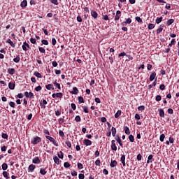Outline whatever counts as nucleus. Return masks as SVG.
I'll return each mask as SVG.
<instances>
[{
	"label": "nucleus",
	"instance_id": "obj_29",
	"mask_svg": "<svg viewBox=\"0 0 179 179\" xmlns=\"http://www.w3.org/2000/svg\"><path fill=\"white\" fill-rule=\"evenodd\" d=\"M40 173L42 174V176H45V174H47V171L44 169H41Z\"/></svg>",
	"mask_w": 179,
	"mask_h": 179
},
{
	"label": "nucleus",
	"instance_id": "obj_38",
	"mask_svg": "<svg viewBox=\"0 0 179 179\" xmlns=\"http://www.w3.org/2000/svg\"><path fill=\"white\" fill-rule=\"evenodd\" d=\"M174 44H176V39H172L171 41V43H169V46L173 47V45H174Z\"/></svg>",
	"mask_w": 179,
	"mask_h": 179
},
{
	"label": "nucleus",
	"instance_id": "obj_20",
	"mask_svg": "<svg viewBox=\"0 0 179 179\" xmlns=\"http://www.w3.org/2000/svg\"><path fill=\"white\" fill-rule=\"evenodd\" d=\"M124 129L126 135H129V134H131V132L129 131V128L128 127L125 126L124 127Z\"/></svg>",
	"mask_w": 179,
	"mask_h": 179
},
{
	"label": "nucleus",
	"instance_id": "obj_15",
	"mask_svg": "<svg viewBox=\"0 0 179 179\" xmlns=\"http://www.w3.org/2000/svg\"><path fill=\"white\" fill-rule=\"evenodd\" d=\"M79 92V90H78V88L76 87H74L73 88V91L71 92V94H78V93Z\"/></svg>",
	"mask_w": 179,
	"mask_h": 179
},
{
	"label": "nucleus",
	"instance_id": "obj_42",
	"mask_svg": "<svg viewBox=\"0 0 179 179\" xmlns=\"http://www.w3.org/2000/svg\"><path fill=\"white\" fill-rule=\"evenodd\" d=\"M155 24H148V29L149 30H152V29H155Z\"/></svg>",
	"mask_w": 179,
	"mask_h": 179
},
{
	"label": "nucleus",
	"instance_id": "obj_19",
	"mask_svg": "<svg viewBox=\"0 0 179 179\" xmlns=\"http://www.w3.org/2000/svg\"><path fill=\"white\" fill-rule=\"evenodd\" d=\"M1 169H2V170H3V171L8 170V164L3 163V164L1 165Z\"/></svg>",
	"mask_w": 179,
	"mask_h": 179
},
{
	"label": "nucleus",
	"instance_id": "obj_14",
	"mask_svg": "<svg viewBox=\"0 0 179 179\" xmlns=\"http://www.w3.org/2000/svg\"><path fill=\"white\" fill-rule=\"evenodd\" d=\"M45 88L48 90H54L55 88H54V85H52V84H48L47 85H45Z\"/></svg>",
	"mask_w": 179,
	"mask_h": 179
},
{
	"label": "nucleus",
	"instance_id": "obj_58",
	"mask_svg": "<svg viewBox=\"0 0 179 179\" xmlns=\"http://www.w3.org/2000/svg\"><path fill=\"white\" fill-rule=\"evenodd\" d=\"M71 176L75 177V176H78V173L75 171H71Z\"/></svg>",
	"mask_w": 179,
	"mask_h": 179
},
{
	"label": "nucleus",
	"instance_id": "obj_54",
	"mask_svg": "<svg viewBox=\"0 0 179 179\" xmlns=\"http://www.w3.org/2000/svg\"><path fill=\"white\" fill-rule=\"evenodd\" d=\"M54 5H58V0H50Z\"/></svg>",
	"mask_w": 179,
	"mask_h": 179
},
{
	"label": "nucleus",
	"instance_id": "obj_48",
	"mask_svg": "<svg viewBox=\"0 0 179 179\" xmlns=\"http://www.w3.org/2000/svg\"><path fill=\"white\" fill-rule=\"evenodd\" d=\"M1 137L3 138V139H8V134L2 133Z\"/></svg>",
	"mask_w": 179,
	"mask_h": 179
},
{
	"label": "nucleus",
	"instance_id": "obj_13",
	"mask_svg": "<svg viewBox=\"0 0 179 179\" xmlns=\"http://www.w3.org/2000/svg\"><path fill=\"white\" fill-rule=\"evenodd\" d=\"M159 113V117H161L162 118H164V110L162 108L158 110Z\"/></svg>",
	"mask_w": 179,
	"mask_h": 179
},
{
	"label": "nucleus",
	"instance_id": "obj_35",
	"mask_svg": "<svg viewBox=\"0 0 179 179\" xmlns=\"http://www.w3.org/2000/svg\"><path fill=\"white\" fill-rule=\"evenodd\" d=\"M38 50H39L40 52H41L42 54L45 53V49H44V48L38 47Z\"/></svg>",
	"mask_w": 179,
	"mask_h": 179
},
{
	"label": "nucleus",
	"instance_id": "obj_36",
	"mask_svg": "<svg viewBox=\"0 0 179 179\" xmlns=\"http://www.w3.org/2000/svg\"><path fill=\"white\" fill-rule=\"evenodd\" d=\"M55 86H56V87H57V89H59V90H61V85H59V83H57V81H55L54 83Z\"/></svg>",
	"mask_w": 179,
	"mask_h": 179
},
{
	"label": "nucleus",
	"instance_id": "obj_9",
	"mask_svg": "<svg viewBox=\"0 0 179 179\" xmlns=\"http://www.w3.org/2000/svg\"><path fill=\"white\" fill-rule=\"evenodd\" d=\"M91 15L92 17H94V19H97V17L99 16V14L97 13V12L93 10H91Z\"/></svg>",
	"mask_w": 179,
	"mask_h": 179
},
{
	"label": "nucleus",
	"instance_id": "obj_64",
	"mask_svg": "<svg viewBox=\"0 0 179 179\" xmlns=\"http://www.w3.org/2000/svg\"><path fill=\"white\" fill-rule=\"evenodd\" d=\"M100 160H99V159H97V160H96L95 161V164H96V166H100Z\"/></svg>",
	"mask_w": 179,
	"mask_h": 179
},
{
	"label": "nucleus",
	"instance_id": "obj_49",
	"mask_svg": "<svg viewBox=\"0 0 179 179\" xmlns=\"http://www.w3.org/2000/svg\"><path fill=\"white\" fill-rule=\"evenodd\" d=\"M59 136H62V138H64V136H65V134H64V131H62V130H60L59 131Z\"/></svg>",
	"mask_w": 179,
	"mask_h": 179
},
{
	"label": "nucleus",
	"instance_id": "obj_61",
	"mask_svg": "<svg viewBox=\"0 0 179 179\" xmlns=\"http://www.w3.org/2000/svg\"><path fill=\"white\" fill-rule=\"evenodd\" d=\"M36 92H40L41 90V86H38L35 88Z\"/></svg>",
	"mask_w": 179,
	"mask_h": 179
},
{
	"label": "nucleus",
	"instance_id": "obj_3",
	"mask_svg": "<svg viewBox=\"0 0 179 179\" xmlns=\"http://www.w3.org/2000/svg\"><path fill=\"white\" fill-rule=\"evenodd\" d=\"M27 48L30 49V45L27 42H24L22 45V50L24 51H27Z\"/></svg>",
	"mask_w": 179,
	"mask_h": 179
},
{
	"label": "nucleus",
	"instance_id": "obj_2",
	"mask_svg": "<svg viewBox=\"0 0 179 179\" xmlns=\"http://www.w3.org/2000/svg\"><path fill=\"white\" fill-rule=\"evenodd\" d=\"M46 139H48V141H50V142H52L53 145H55V146H58V144H57V143L55 142V139H54V138L50 136H45Z\"/></svg>",
	"mask_w": 179,
	"mask_h": 179
},
{
	"label": "nucleus",
	"instance_id": "obj_41",
	"mask_svg": "<svg viewBox=\"0 0 179 179\" xmlns=\"http://www.w3.org/2000/svg\"><path fill=\"white\" fill-rule=\"evenodd\" d=\"M42 44H43L44 45H48V41L43 39L41 41Z\"/></svg>",
	"mask_w": 179,
	"mask_h": 179
},
{
	"label": "nucleus",
	"instance_id": "obj_56",
	"mask_svg": "<svg viewBox=\"0 0 179 179\" xmlns=\"http://www.w3.org/2000/svg\"><path fill=\"white\" fill-rule=\"evenodd\" d=\"M136 20H137L138 23H142V19L141 17H136Z\"/></svg>",
	"mask_w": 179,
	"mask_h": 179
},
{
	"label": "nucleus",
	"instance_id": "obj_18",
	"mask_svg": "<svg viewBox=\"0 0 179 179\" xmlns=\"http://www.w3.org/2000/svg\"><path fill=\"white\" fill-rule=\"evenodd\" d=\"M117 164H118L117 161L113 160V161H111L110 166V167H115L117 166Z\"/></svg>",
	"mask_w": 179,
	"mask_h": 179
},
{
	"label": "nucleus",
	"instance_id": "obj_17",
	"mask_svg": "<svg viewBox=\"0 0 179 179\" xmlns=\"http://www.w3.org/2000/svg\"><path fill=\"white\" fill-rule=\"evenodd\" d=\"M20 6L22 8H26V6H27V1L24 0L21 2Z\"/></svg>",
	"mask_w": 179,
	"mask_h": 179
},
{
	"label": "nucleus",
	"instance_id": "obj_10",
	"mask_svg": "<svg viewBox=\"0 0 179 179\" xmlns=\"http://www.w3.org/2000/svg\"><path fill=\"white\" fill-rule=\"evenodd\" d=\"M156 78V72H152L151 74H150V82H153V80H155V78Z\"/></svg>",
	"mask_w": 179,
	"mask_h": 179
},
{
	"label": "nucleus",
	"instance_id": "obj_4",
	"mask_svg": "<svg viewBox=\"0 0 179 179\" xmlns=\"http://www.w3.org/2000/svg\"><path fill=\"white\" fill-rule=\"evenodd\" d=\"M24 95L26 97H29L30 99H33L34 97V94H33V92H25Z\"/></svg>",
	"mask_w": 179,
	"mask_h": 179
},
{
	"label": "nucleus",
	"instance_id": "obj_39",
	"mask_svg": "<svg viewBox=\"0 0 179 179\" xmlns=\"http://www.w3.org/2000/svg\"><path fill=\"white\" fill-rule=\"evenodd\" d=\"M116 141H117V142H118L120 146H122V141H121V138H120V137H117Z\"/></svg>",
	"mask_w": 179,
	"mask_h": 179
},
{
	"label": "nucleus",
	"instance_id": "obj_7",
	"mask_svg": "<svg viewBox=\"0 0 179 179\" xmlns=\"http://www.w3.org/2000/svg\"><path fill=\"white\" fill-rule=\"evenodd\" d=\"M32 162H33L34 164H40V158H38V157H34V158L32 159Z\"/></svg>",
	"mask_w": 179,
	"mask_h": 179
},
{
	"label": "nucleus",
	"instance_id": "obj_6",
	"mask_svg": "<svg viewBox=\"0 0 179 179\" xmlns=\"http://www.w3.org/2000/svg\"><path fill=\"white\" fill-rule=\"evenodd\" d=\"M34 169H36V165L31 164L28 167V171H30L31 173H33V171H34Z\"/></svg>",
	"mask_w": 179,
	"mask_h": 179
},
{
	"label": "nucleus",
	"instance_id": "obj_51",
	"mask_svg": "<svg viewBox=\"0 0 179 179\" xmlns=\"http://www.w3.org/2000/svg\"><path fill=\"white\" fill-rule=\"evenodd\" d=\"M155 100H156V101H160V100H162V96L157 95V96L155 97Z\"/></svg>",
	"mask_w": 179,
	"mask_h": 179
},
{
	"label": "nucleus",
	"instance_id": "obj_11",
	"mask_svg": "<svg viewBox=\"0 0 179 179\" xmlns=\"http://www.w3.org/2000/svg\"><path fill=\"white\" fill-rule=\"evenodd\" d=\"M8 87L10 90H15V83L13 82H10L8 83Z\"/></svg>",
	"mask_w": 179,
	"mask_h": 179
},
{
	"label": "nucleus",
	"instance_id": "obj_63",
	"mask_svg": "<svg viewBox=\"0 0 179 179\" xmlns=\"http://www.w3.org/2000/svg\"><path fill=\"white\" fill-rule=\"evenodd\" d=\"M103 173L105 174V176H107L108 174V171L106 169L103 170Z\"/></svg>",
	"mask_w": 179,
	"mask_h": 179
},
{
	"label": "nucleus",
	"instance_id": "obj_26",
	"mask_svg": "<svg viewBox=\"0 0 179 179\" xmlns=\"http://www.w3.org/2000/svg\"><path fill=\"white\" fill-rule=\"evenodd\" d=\"M152 159H153V155H150L148 157V161H147L148 164H149V163H152V161H150L152 160Z\"/></svg>",
	"mask_w": 179,
	"mask_h": 179
},
{
	"label": "nucleus",
	"instance_id": "obj_53",
	"mask_svg": "<svg viewBox=\"0 0 179 179\" xmlns=\"http://www.w3.org/2000/svg\"><path fill=\"white\" fill-rule=\"evenodd\" d=\"M30 41H31V44H36L37 40H36V38H31Z\"/></svg>",
	"mask_w": 179,
	"mask_h": 179
},
{
	"label": "nucleus",
	"instance_id": "obj_21",
	"mask_svg": "<svg viewBox=\"0 0 179 179\" xmlns=\"http://www.w3.org/2000/svg\"><path fill=\"white\" fill-rule=\"evenodd\" d=\"M53 160L56 164H59V158H58V157H54Z\"/></svg>",
	"mask_w": 179,
	"mask_h": 179
},
{
	"label": "nucleus",
	"instance_id": "obj_12",
	"mask_svg": "<svg viewBox=\"0 0 179 179\" xmlns=\"http://www.w3.org/2000/svg\"><path fill=\"white\" fill-rule=\"evenodd\" d=\"M120 162L122 164L123 166L125 167L126 164H125V155H122L121 158H120Z\"/></svg>",
	"mask_w": 179,
	"mask_h": 179
},
{
	"label": "nucleus",
	"instance_id": "obj_27",
	"mask_svg": "<svg viewBox=\"0 0 179 179\" xmlns=\"http://www.w3.org/2000/svg\"><path fill=\"white\" fill-rule=\"evenodd\" d=\"M8 173L6 172V171H3V176L4 177V178H6V179H9V176H8Z\"/></svg>",
	"mask_w": 179,
	"mask_h": 179
},
{
	"label": "nucleus",
	"instance_id": "obj_62",
	"mask_svg": "<svg viewBox=\"0 0 179 179\" xmlns=\"http://www.w3.org/2000/svg\"><path fill=\"white\" fill-rule=\"evenodd\" d=\"M168 113H169V114H173L174 111L173 110L172 108H169L168 109Z\"/></svg>",
	"mask_w": 179,
	"mask_h": 179
},
{
	"label": "nucleus",
	"instance_id": "obj_50",
	"mask_svg": "<svg viewBox=\"0 0 179 179\" xmlns=\"http://www.w3.org/2000/svg\"><path fill=\"white\" fill-rule=\"evenodd\" d=\"M52 65L54 68H57V66H58V63L56 61H54L52 62Z\"/></svg>",
	"mask_w": 179,
	"mask_h": 179
},
{
	"label": "nucleus",
	"instance_id": "obj_25",
	"mask_svg": "<svg viewBox=\"0 0 179 179\" xmlns=\"http://www.w3.org/2000/svg\"><path fill=\"white\" fill-rule=\"evenodd\" d=\"M164 138H166V136L164 134H161L159 136L160 142H164Z\"/></svg>",
	"mask_w": 179,
	"mask_h": 179
},
{
	"label": "nucleus",
	"instance_id": "obj_33",
	"mask_svg": "<svg viewBox=\"0 0 179 179\" xmlns=\"http://www.w3.org/2000/svg\"><path fill=\"white\" fill-rule=\"evenodd\" d=\"M78 103H79V104H80L82 103H85V99H83V97H82V96L78 97Z\"/></svg>",
	"mask_w": 179,
	"mask_h": 179
},
{
	"label": "nucleus",
	"instance_id": "obj_8",
	"mask_svg": "<svg viewBox=\"0 0 179 179\" xmlns=\"http://www.w3.org/2000/svg\"><path fill=\"white\" fill-rule=\"evenodd\" d=\"M83 143L85 146H90L92 145V141L89 139H85Z\"/></svg>",
	"mask_w": 179,
	"mask_h": 179
},
{
	"label": "nucleus",
	"instance_id": "obj_55",
	"mask_svg": "<svg viewBox=\"0 0 179 179\" xmlns=\"http://www.w3.org/2000/svg\"><path fill=\"white\" fill-rule=\"evenodd\" d=\"M52 45H55L57 44V40L55 39V38H52Z\"/></svg>",
	"mask_w": 179,
	"mask_h": 179
},
{
	"label": "nucleus",
	"instance_id": "obj_24",
	"mask_svg": "<svg viewBox=\"0 0 179 179\" xmlns=\"http://www.w3.org/2000/svg\"><path fill=\"white\" fill-rule=\"evenodd\" d=\"M13 61L17 64L20 62V56L17 55L15 58L13 59Z\"/></svg>",
	"mask_w": 179,
	"mask_h": 179
},
{
	"label": "nucleus",
	"instance_id": "obj_28",
	"mask_svg": "<svg viewBox=\"0 0 179 179\" xmlns=\"http://www.w3.org/2000/svg\"><path fill=\"white\" fill-rule=\"evenodd\" d=\"M111 131L113 136H115V134H117V129L115 127H112Z\"/></svg>",
	"mask_w": 179,
	"mask_h": 179
},
{
	"label": "nucleus",
	"instance_id": "obj_16",
	"mask_svg": "<svg viewBox=\"0 0 179 179\" xmlns=\"http://www.w3.org/2000/svg\"><path fill=\"white\" fill-rule=\"evenodd\" d=\"M163 27H164V24H161L160 27L157 30V34H160V33L163 31Z\"/></svg>",
	"mask_w": 179,
	"mask_h": 179
},
{
	"label": "nucleus",
	"instance_id": "obj_60",
	"mask_svg": "<svg viewBox=\"0 0 179 179\" xmlns=\"http://www.w3.org/2000/svg\"><path fill=\"white\" fill-rule=\"evenodd\" d=\"M79 179H85V175L80 173L78 176Z\"/></svg>",
	"mask_w": 179,
	"mask_h": 179
},
{
	"label": "nucleus",
	"instance_id": "obj_30",
	"mask_svg": "<svg viewBox=\"0 0 179 179\" xmlns=\"http://www.w3.org/2000/svg\"><path fill=\"white\" fill-rule=\"evenodd\" d=\"M34 75L35 76H36V78H39L40 79H41V78H43V76H41V74L40 73H38V72H35L34 73Z\"/></svg>",
	"mask_w": 179,
	"mask_h": 179
},
{
	"label": "nucleus",
	"instance_id": "obj_32",
	"mask_svg": "<svg viewBox=\"0 0 179 179\" xmlns=\"http://www.w3.org/2000/svg\"><path fill=\"white\" fill-rule=\"evenodd\" d=\"M7 43L10 44L11 47H15V43L10 40V39H7Z\"/></svg>",
	"mask_w": 179,
	"mask_h": 179
},
{
	"label": "nucleus",
	"instance_id": "obj_37",
	"mask_svg": "<svg viewBox=\"0 0 179 179\" xmlns=\"http://www.w3.org/2000/svg\"><path fill=\"white\" fill-rule=\"evenodd\" d=\"M129 139L130 142H134L135 141V138H134V136L132 134H130L129 136Z\"/></svg>",
	"mask_w": 179,
	"mask_h": 179
},
{
	"label": "nucleus",
	"instance_id": "obj_47",
	"mask_svg": "<svg viewBox=\"0 0 179 179\" xmlns=\"http://www.w3.org/2000/svg\"><path fill=\"white\" fill-rule=\"evenodd\" d=\"M77 166L79 170H82V169H83V164H82L81 163H78Z\"/></svg>",
	"mask_w": 179,
	"mask_h": 179
},
{
	"label": "nucleus",
	"instance_id": "obj_46",
	"mask_svg": "<svg viewBox=\"0 0 179 179\" xmlns=\"http://www.w3.org/2000/svg\"><path fill=\"white\" fill-rule=\"evenodd\" d=\"M83 109L84 110V113H85L86 114L89 113V109L87 108V106H83Z\"/></svg>",
	"mask_w": 179,
	"mask_h": 179
},
{
	"label": "nucleus",
	"instance_id": "obj_23",
	"mask_svg": "<svg viewBox=\"0 0 179 179\" xmlns=\"http://www.w3.org/2000/svg\"><path fill=\"white\" fill-rule=\"evenodd\" d=\"M162 20H163V17H157V19H156L155 20V22L157 23V24H159V23H162Z\"/></svg>",
	"mask_w": 179,
	"mask_h": 179
},
{
	"label": "nucleus",
	"instance_id": "obj_59",
	"mask_svg": "<svg viewBox=\"0 0 179 179\" xmlns=\"http://www.w3.org/2000/svg\"><path fill=\"white\" fill-rule=\"evenodd\" d=\"M56 97H58V98L62 97V94L61 92H57L56 94Z\"/></svg>",
	"mask_w": 179,
	"mask_h": 179
},
{
	"label": "nucleus",
	"instance_id": "obj_43",
	"mask_svg": "<svg viewBox=\"0 0 179 179\" xmlns=\"http://www.w3.org/2000/svg\"><path fill=\"white\" fill-rule=\"evenodd\" d=\"M138 111H143L145 110V106H141L138 107Z\"/></svg>",
	"mask_w": 179,
	"mask_h": 179
},
{
	"label": "nucleus",
	"instance_id": "obj_34",
	"mask_svg": "<svg viewBox=\"0 0 179 179\" xmlns=\"http://www.w3.org/2000/svg\"><path fill=\"white\" fill-rule=\"evenodd\" d=\"M8 73H10V75H15V69H8Z\"/></svg>",
	"mask_w": 179,
	"mask_h": 179
},
{
	"label": "nucleus",
	"instance_id": "obj_40",
	"mask_svg": "<svg viewBox=\"0 0 179 179\" xmlns=\"http://www.w3.org/2000/svg\"><path fill=\"white\" fill-rule=\"evenodd\" d=\"M9 106H10V107H12L13 108H15V106H16V103H15V102H13V101H10L9 103Z\"/></svg>",
	"mask_w": 179,
	"mask_h": 179
},
{
	"label": "nucleus",
	"instance_id": "obj_45",
	"mask_svg": "<svg viewBox=\"0 0 179 179\" xmlns=\"http://www.w3.org/2000/svg\"><path fill=\"white\" fill-rule=\"evenodd\" d=\"M66 145L68 146V148H72V144L71 143V141H66Z\"/></svg>",
	"mask_w": 179,
	"mask_h": 179
},
{
	"label": "nucleus",
	"instance_id": "obj_22",
	"mask_svg": "<svg viewBox=\"0 0 179 179\" xmlns=\"http://www.w3.org/2000/svg\"><path fill=\"white\" fill-rule=\"evenodd\" d=\"M173 23H174V19H169V20L166 22L167 26H170L171 24H173Z\"/></svg>",
	"mask_w": 179,
	"mask_h": 179
},
{
	"label": "nucleus",
	"instance_id": "obj_31",
	"mask_svg": "<svg viewBox=\"0 0 179 179\" xmlns=\"http://www.w3.org/2000/svg\"><path fill=\"white\" fill-rule=\"evenodd\" d=\"M120 115H121V110H117L115 114V118H119Z\"/></svg>",
	"mask_w": 179,
	"mask_h": 179
},
{
	"label": "nucleus",
	"instance_id": "obj_44",
	"mask_svg": "<svg viewBox=\"0 0 179 179\" xmlns=\"http://www.w3.org/2000/svg\"><path fill=\"white\" fill-rule=\"evenodd\" d=\"M80 116H79V115H77V116H76V117H75V121H76V122H80Z\"/></svg>",
	"mask_w": 179,
	"mask_h": 179
},
{
	"label": "nucleus",
	"instance_id": "obj_52",
	"mask_svg": "<svg viewBox=\"0 0 179 179\" xmlns=\"http://www.w3.org/2000/svg\"><path fill=\"white\" fill-rule=\"evenodd\" d=\"M64 166L66 168V169H68V167H71V164L69 163V162H65L64 164Z\"/></svg>",
	"mask_w": 179,
	"mask_h": 179
},
{
	"label": "nucleus",
	"instance_id": "obj_57",
	"mask_svg": "<svg viewBox=\"0 0 179 179\" xmlns=\"http://www.w3.org/2000/svg\"><path fill=\"white\" fill-rule=\"evenodd\" d=\"M159 89L160 90H164V89H166V86L164 85V84H162L159 86Z\"/></svg>",
	"mask_w": 179,
	"mask_h": 179
},
{
	"label": "nucleus",
	"instance_id": "obj_1",
	"mask_svg": "<svg viewBox=\"0 0 179 179\" xmlns=\"http://www.w3.org/2000/svg\"><path fill=\"white\" fill-rule=\"evenodd\" d=\"M40 142H41V138L38 136L34 137L31 141V143H32V145H37V143H40Z\"/></svg>",
	"mask_w": 179,
	"mask_h": 179
},
{
	"label": "nucleus",
	"instance_id": "obj_5",
	"mask_svg": "<svg viewBox=\"0 0 179 179\" xmlns=\"http://www.w3.org/2000/svg\"><path fill=\"white\" fill-rule=\"evenodd\" d=\"M111 143H112V145H111L112 150L116 151L117 150V145H115V140H112Z\"/></svg>",
	"mask_w": 179,
	"mask_h": 179
}]
</instances>
